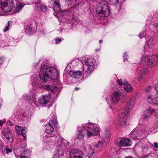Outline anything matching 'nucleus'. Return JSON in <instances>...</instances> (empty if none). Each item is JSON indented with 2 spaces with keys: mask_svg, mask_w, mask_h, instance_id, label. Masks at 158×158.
I'll use <instances>...</instances> for the list:
<instances>
[{
  "mask_svg": "<svg viewBox=\"0 0 158 158\" xmlns=\"http://www.w3.org/2000/svg\"><path fill=\"white\" fill-rule=\"evenodd\" d=\"M58 71L55 68L52 67L46 68L44 63L42 64L39 72L40 79L45 82H47L49 78L56 80L58 77Z\"/></svg>",
  "mask_w": 158,
  "mask_h": 158,
  "instance_id": "obj_1",
  "label": "nucleus"
},
{
  "mask_svg": "<svg viewBox=\"0 0 158 158\" xmlns=\"http://www.w3.org/2000/svg\"><path fill=\"white\" fill-rule=\"evenodd\" d=\"M149 131L148 126H143L142 128L138 127L132 131L130 135L132 139H142L148 135Z\"/></svg>",
  "mask_w": 158,
  "mask_h": 158,
  "instance_id": "obj_2",
  "label": "nucleus"
},
{
  "mask_svg": "<svg viewBox=\"0 0 158 158\" xmlns=\"http://www.w3.org/2000/svg\"><path fill=\"white\" fill-rule=\"evenodd\" d=\"M134 103L133 100L131 99L129 100L125 109L126 113H121L119 115V121L122 125L126 126L128 124L129 121L127 119V114L129 112V110L132 108Z\"/></svg>",
  "mask_w": 158,
  "mask_h": 158,
  "instance_id": "obj_3",
  "label": "nucleus"
},
{
  "mask_svg": "<svg viewBox=\"0 0 158 158\" xmlns=\"http://www.w3.org/2000/svg\"><path fill=\"white\" fill-rule=\"evenodd\" d=\"M96 13L98 16L100 17H105L108 16L110 14V10L107 2L105 1L99 2V5L98 6Z\"/></svg>",
  "mask_w": 158,
  "mask_h": 158,
  "instance_id": "obj_4",
  "label": "nucleus"
},
{
  "mask_svg": "<svg viewBox=\"0 0 158 158\" xmlns=\"http://www.w3.org/2000/svg\"><path fill=\"white\" fill-rule=\"evenodd\" d=\"M84 126L86 131V135L88 137H90L92 135H97L100 131L99 127L96 124L88 123Z\"/></svg>",
  "mask_w": 158,
  "mask_h": 158,
  "instance_id": "obj_5",
  "label": "nucleus"
},
{
  "mask_svg": "<svg viewBox=\"0 0 158 158\" xmlns=\"http://www.w3.org/2000/svg\"><path fill=\"white\" fill-rule=\"evenodd\" d=\"M0 5L2 11L4 12H10L15 7L13 0H0Z\"/></svg>",
  "mask_w": 158,
  "mask_h": 158,
  "instance_id": "obj_6",
  "label": "nucleus"
},
{
  "mask_svg": "<svg viewBox=\"0 0 158 158\" xmlns=\"http://www.w3.org/2000/svg\"><path fill=\"white\" fill-rule=\"evenodd\" d=\"M56 137L58 138V143L59 144V146L57 147V152L55 155V158H62L64 155L62 148L60 144H63L64 143L67 142L62 138L60 137V135H57Z\"/></svg>",
  "mask_w": 158,
  "mask_h": 158,
  "instance_id": "obj_7",
  "label": "nucleus"
},
{
  "mask_svg": "<svg viewBox=\"0 0 158 158\" xmlns=\"http://www.w3.org/2000/svg\"><path fill=\"white\" fill-rule=\"evenodd\" d=\"M153 59L156 60L155 56L146 55L142 57L141 60V63L145 65H150L153 64L154 65L156 64V63L154 61Z\"/></svg>",
  "mask_w": 158,
  "mask_h": 158,
  "instance_id": "obj_8",
  "label": "nucleus"
},
{
  "mask_svg": "<svg viewBox=\"0 0 158 158\" xmlns=\"http://www.w3.org/2000/svg\"><path fill=\"white\" fill-rule=\"evenodd\" d=\"M58 123L57 121L54 119L50 120L45 126V132L48 134H51L54 131V128Z\"/></svg>",
  "mask_w": 158,
  "mask_h": 158,
  "instance_id": "obj_9",
  "label": "nucleus"
},
{
  "mask_svg": "<svg viewBox=\"0 0 158 158\" xmlns=\"http://www.w3.org/2000/svg\"><path fill=\"white\" fill-rule=\"evenodd\" d=\"M122 94L123 91L122 89L116 90L111 95V101L112 103L113 104L117 103L120 99Z\"/></svg>",
  "mask_w": 158,
  "mask_h": 158,
  "instance_id": "obj_10",
  "label": "nucleus"
},
{
  "mask_svg": "<svg viewBox=\"0 0 158 158\" xmlns=\"http://www.w3.org/2000/svg\"><path fill=\"white\" fill-rule=\"evenodd\" d=\"M94 60L92 58L88 59L85 61V64L86 67L87 72L89 75L95 68V65L94 62Z\"/></svg>",
  "mask_w": 158,
  "mask_h": 158,
  "instance_id": "obj_11",
  "label": "nucleus"
},
{
  "mask_svg": "<svg viewBox=\"0 0 158 158\" xmlns=\"http://www.w3.org/2000/svg\"><path fill=\"white\" fill-rule=\"evenodd\" d=\"M118 84L120 86L123 85L125 90L128 92H130L132 90V88L129 84L125 80L122 81L121 79H118L117 81Z\"/></svg>",
  "mask_w": 158,
  "mask_h": 158,
  "instance_id": "obj_12",
  "label": "nucleus"
},
{
  "mask_svg": "<svg viewBox=\"0 0 158 158\" xmlns=\"http://www.w3.org/2000/svg\"><path fill=\"white\" fill-rule=\"evenodd\" d=\"M147 100L149 103L158 106V94L148 95Z\"/></svg>",
  "mask_w": 158,
  "mask_h": 158,
  "instance_id": "obj_13",
  "label": "nucleus"
},
{
  "mask_svg": "<svg viewBox=\"0 0 158 158\" xmlns=\"http://www.w3.org/2000/svg\"><path fill=\"white\" fill-rule=\"evenodd\" d=\"M131 141L128 138H122L120 139L118 145L120 147H128L131 145Z\"/></svg>",
  "mask_w": 158,
  "mask_h": 158,
  "instance_id": "obj_14",
  "label": "nucleus"
},
{
  "mask_svg": "<svg viewBox=\"0 0 158 158\" xmlns=\"http://www.w3.org/2000/svg\"><path fill=\"white\" fill-rule=\"evenodd\" d=\"M51 97V94L50 93L43 95L39 98L38 102L41 104L47 103L49 102Z\"/></svg>",
  "mask_w": 158,
  "mask_h": 158,
  "instance_id": "obj_15",
  "label": "nucleus"
},
{
  "mask_svg": "<svg viewBox=\"0 0 158 158\" xmlns=\"http://www.w3.org/2000/svg\"><path fill=\"white\" fill-rule=\"evenodd\" d=\"M85 126H80L78 127V131L77 135V139L79 140H83L84 135L85 133Z\"/></svg>",
  "mask_w": 158,
  "mask_h": 158,
  "instance_id": "obj_16",
  "label": "nucleus"
},
{
  "mask_svg": "<svg viewBox=\"0 0 158 158\" xmlns=\"http://www.w3.org/2000/svg\"><path fill=\"white\" fill-rule=\"evenodd\" d=\"M84 149L88 154V156L89 158H94V150L93 148L90 145H87L84 148Z\"/></svg>",
  "mask_w": 158,
  "mask_h": 158,
  "instance_id": "obj_17",
  "label": "nucleus"
},
{
  "mask_svg": "<svg viewBox=\"0 0 158 158\" xmlns=\"http://www.w3.org/2000/svg\"><path fill=\"white\" fill-rule=\"evenodd\" d=\"M15 131L18 134H21L23 136V139H26L27 129L26 128H23L21 127L16 126L15 127Z\"/></svg>",
  "mask_w": 158,
  "mask_h": 158,
  "instance_id": "obj_18",
  "label": "nucleus"
},
{
  "mask_svg": "<svg viewBox=\"0 0 158 158\" xmlns=\"http://www.w3.org/2000/svg\"><path fill=\"white\" fill-rule=\"evenodd\" d=\"M155 110L152 108L149 107L146 109L144 111L143 114L142 115L141 118L142 119H145L153 113Z\"/></svg>",
  "mask_w": 158,
  "mask_h": 158,
  "instance_id": "obj_19",
  "label": "nucleus"
},
{
  "mask_svg": "<svg viewBox=\"0 0 158 158\" xmlns=\"http://www.w3.org/2000/svg\"><path fill=\"white\" fill-rule=\"evenodd\" d=\"M35 9L36 11L42 10L44 12L47 11L48 8L47 6L42 5L40 2H35Z\"/></svg>",
  "mask_w": 158,
  "mask_h": 158,
  "instance_id": "obj_20",
  "label": "nucleus"
},
{
  "mask_svg": "<svg viewBox=\"0 0 158 158\" xmlns=\"http://www.w3.org/2000/svg\"><path fill=\"white\" fill-rule=\"evenodd\" d=\"M154 44L153 40V39H150L147 42V44L144 46L145 50L149 52H151L153 48Z\"/></svg>",
  "mask_w": 158,
  "mask_h": 158,
  "instance_id": "obj_21",
  "label": "nucleus"
},
{
  "mask_svg": "<svg viewBox=\"0 0 158 158\" xmlns=\"http://www.w3.org/2000/svg\"><path fill=\"white\" fill-rule=\"evenodd\" d=\"M81 152L77 149L72 150L70 152V158H81Z\"/></svg>",
  "mask_w": 158,
  "mask_h": 158,
  "instance_id": "obj_22",
  "label": "nucleus"
},
{
  "mask_svg": "<svg viewBox=\"0 0 158 158\" xmlns=\"http://www.w3.org/2000/svg\"><path fill=\"white\" fill-rule=\"evenodd\" d=\"M110 136V129L108 127L106 128L104 131L103 133L102 137L104 139V142L109 140V137Z\"/></svg>",
  "mask_w": 158,
  "mask_h": 158,
  "instance_id": "obj_23",
  "label": "nucleus"
},
{
  "mask_svg": "<svg viewBox=\"0 0 158 158\" xmlns=\"http://www.w3.org/2000/svg\"><path fill=\"white\" fill-rule=\"evenodd\" d=\"M53 4L52 8L58 14L60 13V11L61 10V9L60 4L59 0H56L54 2Z\"/></svg>",
  "mask_w": 158,
  "mask_h": 158,
  "instance_id": "obj_24",
  "label": "nucleus"
},
{
  "mask_svg": "<svg viewBox=\"0 0 158 158\" xmlns=\"http://www.w3.org/2000/svg\"><path fill=\"white\" fill-rule=\"evenodd\" d=\"M70 77L74 78H78L82 75V73L80 71H71L69 73Z\"/></svg>",
  "mask_w": 158,
  "mask_h": 158,
  "instance_id": "obj_25",
  "label": "nucleus"
},
{
  "mask_svg": "<svg viewBox=\"0 0 158 158\" xmlns=\"http://www.w3.org/2000/svg\"><path fill=\"white\" fill-rule=\"evenodd\" d=\"M44 87L52 93H55L58 89V88L54 85H47L44 86Z\"/></svg>",
  "mask_w": 158,
  "mask_h": 158,
  "instance_id": "obj_26",
  "label": "nucleus"
},
{
  "mask_svg": "<svg viewBox=\"0 0 158 158\" xmlns=\"http://www.w3.org/2000/svg\"><path fill=\"white\" fill-rule=\"evenodd\" d=\"M148 72V70L147 68H142L140 70V74L138 76V79L140 81L143 79L144 75L146 74Z\"/></svg>",
  "mask_w": 158,
  "mask_h": 158,
  "instance_id": "obj_27",
  "label": "nucleus"
},
{
  "mask_svg": "<svg viewBox=\"0 0 158 158\" xmlns=\"http://www.w3.org/2000/svg\"><path fill=\"white\" fill-rule=\"evenodd\" d=\"M2 134L6 139L7 140H9L10 139V133L9 131L6 128L3 129L2 131Z\"/></svg>",
  "mask_w": 158,
  "mask_h": 158,
  "instance_id": "obj_28",
  "label": "nucleus"
},
{
  "mask_svg": "<svg viewBox=\"0 0 158 158\" xmlns=\"http://www.w3.org/2000/svg\"><path fill=\"white\" fill-rule=\"evenodd\" d=\"M24 5L19 2H18L17 3L16 7L15 9V12L16 13L19 12L23 7Z\"/></svg>",
  "mask_w": 158,
  "mask_h": 158,
  "instance_id": "obj_29",
  "label": "nucleus"
},
{
  "mask_svg": "<svg viewBox=\"0 0 158 158\" xmlns=\"http://www.w3.org/2000/svg\"><path fill=\"white\" fill-rule=\"evenodd\" d=\"M26 32L29 34H31L33 32V28L30 25H28L26 30Z\"/></svg>",
  "mask_w": 158,
  "mask_h": 158,
  "instance_id": "obj_30",
  "label": "nucleus"
},
{
  "mask_svg": "<svg viewBox=\"0 0 158 158\" xmlns=\"http://www.w3.org/2000/svg\"><path fill=\"white\" fill-rule=\"evenodd\" d=\"M23 98L24 99H26L27 101L31 100V95L27 94L23 95Z\"/></svg>",
  "mask_w": 158,
  "mask_h": 158,
  "instance_id": "obj_31",
  "label": "nucleus"
},
{
  "mask_svg": "<svg viewBox=\"0 0 158 158\" xmlns=\"http://www.w3.org/2000/svg\"><path fill=\"white\" fill-rule=\"evenodd\" d=\"M11 23V22L9 21L8 22L7 26H6L5 28L4 29V31L5 32L7 31L10 28V24Z\"/></svg>",
  "mask_w": 158,
  "mask_h": 158,
  "instance_id": "obj_32",
  "label": "nucleus"
},
{
  "mask_svg": "<svg viewBox=\"0 0 158 158\" xmlns=\"http://www.w3.org/2000/svg\"><path fill=\"white\" fill-rule=\"evenodd\" d=\"M104 143L102 142H99L96 145L97 147L101 148L103 147L104 145Z\"/></svg>",
  "mask_w": 158,
  "mask_h": 158,
  "instance_id": "obj_33",
  "label": "nucleus"
},
{
  "mask_svg": "<svg viewBox=\"0 0 158 158\" xmlns=\"http://www.w3.org/2000/svg\"><path fill=\"white\" fill-rule=\"evenodd\" d=\"M28 152L27 151H24L23 153H24V156H20V158H26V157L28 156V155L27 154Z\"/></svg>",
  "mask_w": 158,
  "mask_h": 158,
  "instance_id": "obj_34",
  "label": "nucleus"
},
{
  "mask_svg": "<svg viewBox=\"0 0 158 158\" xmlns=\"http://www.w3.org/2000/svg\"><path fill=\"white\" fill-rule=\"evenodd\" d=\"M151 87L150 86H148L144 90V92L145 93L149 92L151 90Z\"/></svg>",
  "mask_w": 158,
  "mask_h": 158,
  "instance_id": "obj_35",
  "label": "nucleus"
},
{
  "mask_svg": "<svg viewBox=\"0 0 158 158\" xmlns=\"http://www.w3.org/2000/svg\"><path fill=\"white\" fill-rule=\"evenodd\" d=\"M145 34V31H143L141 33H139V37L140 39L142 38L143 37H144V34Z\"/></svg>",
  "mask_w": 158,
  "mask_h": 158,
  "instance_id": "obj_36",
  "label": "nucleus"
},
{
  "mask_svg": "<svg viewBox=\"0 0 158 158\" xmlns=\"http://www.w3.org/2000/svg\"><path fill=\"white\" fill-rule=\"evenodd\" d=\"M5 150L6 151V154H8L12 152V149L10 148H6Z\"/></svg>",
  "mask_w": 158,
  "mask_h": 158,
  "instance_id": "obj_37",
  "label": "nucleus"
},
{
  "mask_svg": "<svg viewBox=\"0 0 158 158\" xmlns=\"http://www.w3.org/2000/svg\"><path fill=\"white\" fill-rule=\"evenodd\" d=\"M127 53V52L125 53L123 56L124 59L126 60H127L128 58V56Z\"/></svg>",
  "mask_w": 158,
  "mask_h": 158,
  "instance_id": "obj_38",
  "label": "nucleus"
},
{
  "mask_svg": "<svg viewBox=\"0 0 158 158\" xmlns=\"http://www.w3.org/2000/svg\"><path fill=\"white\" fill-rule=\"evenodd\" d=\"M4 58L2 56L0 57V64H2L4 61Z\"/></svg>",
  "mask_w": 158,
  "mask_h": 158,
  "instance_id": "obj_39",
  "label": "nucleus"
},
{
  "mask_svg": "<svg viewBox=\"0 0 158 158\" xmlns=\"http://www.w3.org/2000/svg\"><path fill=\"white\" fill-rule=\"evenodd\" d=\"M55 40L56 44H57L58 42H60L61 41V40L60 38H56L55 39Z\"/></svg>",
  "mask_w": 158,
  "mask_h": 158,
  "instance_id": "obj_40",
  "label": "nucleus"
},
{
  "mask_svg": "<svg viewBox=\"0 0 158 158\" xmlns=\"http://www.w3.org/2000/svg\"><path fill=\"white\" fill-rule=\"evenodd\" d=\"M155 57L156 58V60H155V62L156 63V64L157 62H158V54L157 55L155 56Z\"/></svg>",
  "mask_w": 158,
  "mask_h": 158,
  "instance_id": "obj_41",
  "label": "nucleus"
},
{
  "mask_svg": "<svg viewBox=\"0 0 158 158\" xmlns=\"http://www.w3.org/2000/svg\"><path fill=\"white\" fill-rule=\"evenodd\" d=\"M7 123L8 125H9L10 126H12L13 125V124L12 122L10 121H9L7 122Z\"/></svg>",
  "mask_w": 158,
  "mask_h": 158,
  "instance_id": "obj_42",
  "label": "nucleus"
},
{
  "mask_svg": "<svg viewBox=\"0 0 158 158\" xmlns=\"http://www.w3.org/2000/svg\"><path fill=\"white\" fill-rule=\"evenodd\" d=\"M155 90L156 92H158V84H156L155 86Z\"/></svg>",
  "mask_w": 158,
  "mask_h": 158,
  "instance_id": "obj_43",
  "label": "nucleus"
},
{
  "mask_svg": "<svg viewBox=\"0 0 158 158\" xmlns=\"http://www.w3.org/2000/svg\"><path fill=\"white\" fill-rule=\"evenodd\" d=\"M111 1H113V3H118L119 0H110Z\"/></svg>",
  "mask_w": 158,
  "mask_h": 158,
  "instance_id": "obj_44",
  "label": "nucleus"
},
{
  "mask_svg": "<svg viewBox=\"0 0 158 158\" xmlns=\"http://www.w3.org/2000/svg\"><path fill=\"white\" fill-rule=\"evenodd\" d=\"M31 84L33 88H34V89H35L36 87V85L35 84L34 82H33Z\"/></svg>",
  "mask_w": 158,
  "mask_h": 158,
  "instance_id": "obj_45",
  "label": "nucleus"
},
{
  "mask_svg": "<svg viewBox=\"0 0 158 158\" xmlns=\"http://www.w3.org/2000/svg\"><path fill=\"white\" fill-rule=\"evenodd\" d=\"M154 146L156 148H158V143L156 142H155Z\"/></svg>",
  "mask_w": 158,
  "mask_h": 158,
  "instance_id": "obj_46",
  "label": "nucleus"
},
{
  "mask_svg": "<svg viewBox=\"0 0 158 158\" xmlns=\"http://www.w3.org/2000/svg\"><path fill=\"white\" fill-rule=\"evenodd\" d=\"M6 122V121L4 120L2 122L1 120H0V126H2L3 123H5Z\"/></svg>",
  "mask_w": 158,
  "mask_h": 158,
  "instance_id": "obj_47",
  "label": "nucleus"
},
{
  "mask_svg": "<svg viewBox=\"0 0 158 158\" xmlns=\"http://www.w3.org/2000/svg\"><path fill=\"white\" fill-rule=\"evenodd\" d=\"M125 0H119V2L121 3H123L124 1Z\"/></svg>",
  "mask_w": 158,
  "mask_h": 158,
  "instance_id": "obj_48",
  "label": "nucleus"
},
{
  "mask_svg": "<svg viewBox=\"0 0 158 158\" xmlns=\"http://www.w3.org/2000/svg\"><path fill=\"white\" fill-rule=\"evenodd\" d=\"M126 158H134L131 156H128L126 157Z\"/></svg>",
  "mask_w": 158,
  "mask_h": 158,
  "instance_id": "obj_49",
  "label": "nucleus"
},
{
  "mask_svg": "<svg viewBox=\"0 0 158 158\" xmlns=\"http://www.w3.org/2000/svg\"><path fill=\"white\" fill-rule=\"evenodd\" d=\"M102 42V40H100L99 41L100 44H101V42Z\"/></svg>",
  "mask_w": 158,
  "mask_h": 158,
  "instance_id": "obj_50",
  "label": "nucleus"
},
{
  "mask_svg": "<svg viewBox=\"0 0 158 158\" xmlns=\"http://www.w3.org/2000/svg\"><path fill=\"white\" fill-rule=\"evenodd\" d=\"M99 50V49H96L95 50V51H96V52H98V51Z\"/></svg>",
  "mask_w": 158,
  "mask_h": 158,
  "instance_id": "obj_51",
  "label": "nucleus"
},
{
  "mask_svg": "<svg viewBox=\"0 0 158 158\" xmlns=\"http://www.w3.org/2000/svg\"><path fill=\"white\" fill-rule=\"evenodd\" d=\"M61 15L63 16L64 15V13L63 12H61Z\"/></svg>",
  "mask_w": 158,
  "mask_h": 158,
  "instance_id": "obj_52",
  "label": "nucleus"
},
{
  "mask_svg": "<svg viewBox=\"0 0 158 158\" xmlns=\"http://www.w3.org/2000/svg\"><path fill=\"white\" fill-rule=\"evenodd\" d=\"M75 90H78V89H79V88H76H76H75Z\"/></svg>",
  "mask_w": 158,
  "mask_h": 158,
  "instance_id": "obj_53",
  "label": "nucleus"
},
{
  "mask_svg": "<svg viewBox=\"0 0 158 158\" xmlns=\"http://www.w3.org/2000/svg\"><path fill=\"white\" fill-rule=\"evenodd\" d=\"M32 97H33V98H35V96H33V95L32 96Z\"/></svg>",
  "mask_w": 158,
  "mask_h": 158,
  "instance_id": "obj_54",
  "label": "nucleus"
},
{
  "mask_svg": "<svg viewBox=\"0 0 158 158\" xmlns=\"http://www.w3.org/2000/svg\"><path fill=\"white\" fill-rule=\"evenodd\" d=\"M139 123H141V120L139 121Z\"/></svg>",
  "mask_w": 158,
  "mask_h": 158,
  "instance_id": "obj_55",
  "label": "nucleus"
},
{
  "mask_svg": "<svg viewBox=\"0 0 158 158\" xmlns=\"http://www.w3.org/2000/svg\"><path fill=\"white\" fill-rule=\"evenodd\" d=\"M69 0V1L70 2H71V1H72V0Z\"/></svg>",
  "mask_w": 158,
  "mask_h": 158,
  "instance_id": "obj_56",
  "label": "nucleus"
},
{
  "mask_svg": "<svg viewBox=\"0 0 158 158\" xmlns=\"http://www.w3.org/2000/svg\"><path fill=\"white\" fill-rule=\"evenodd\" d=\"M35 106H36V104H35Z\"/></svg>",
  "mask_w": 158,
  "mask_h": 158,
  "instance_id": "obj_57",
  "label": "nucleus"
}]
</instances>
